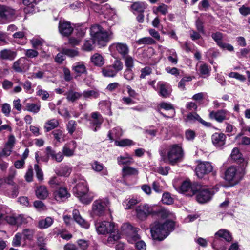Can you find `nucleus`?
Returning a JSON list of instances; mask_svg holds the SVG:
<instances>
[{
  "mask_svg": "<svg viewBox=\"0 0 250 250\" xmlns=\"http://www.w3.org/2000/svg\"><path fill=\"white\" fill-rule=\"evenodd\" d=\"M128 162L126 161V176H137L139 174L137 168L127 166Z\"/></svg>",
  "mask_w": 250,
  "mask_h": 250,
  "instance_id": "nucleus-50",
  "label": "nucleus"
},
{
  "mask_svg": "<svg viewBox=\"0 0 250 250\" xmlns=\"http://www.w3.org/2000/svg\"><path fill=\"white\" fill-rule=\"evenodd\" d=\"M73 217L75 221L82 227L87 229L90 226L89 223L86 221L80 215V212L77 209H74L73 211Z\"/></svg>",
  "mask_w": 250,
  "mask_h": 250,
  "instance_id": "nucleus-24",
  "label": "nucleus"
},
{
  "mask_svg": "<svg viewBox=\"0 0 250 250\" xmlns=\"http://www.w3.org/2000/svg\"><path fill=\"white\" fill-rule=\"evenodd\" d=\"M227 135L222 132H215L211 135V141L213 146L217 148L223 149L226 145Z\"/></svg>",
  "mask_w": 250,
  "mask_h": 250,
  "instance_id": "nucleus-14",
  "label": "nucleus"
},
{
  "mask_svg": "<svg viewBox=\"0 0 250 250\" xmlns=\"http://www.w3.org/2000/svg\"><path fill=\"white\" fill-rule=\"evenodd\" d=\"M58 28L60 34L67 37L70 36L74 30L71 23L65 21H59Z\"/></svg>",
  "mask_w": 250,
  "mask_h": 250,
  "instance_id": "nucleus-18",
  "label": "nucleus"
},
{
  "mask_svg": "<svg viewBox=\"0 0 250 250\" xmlns=\"http://www.w3.org/2000/svg\"><path fill=\"white\" fill-rule=\"evenodd\" d=\"M64 95L66 96L68 101L73 103L80 99L82 96V93L73 91L72 90H69Z\"/></svg>",
  "mask_w": 250,
  "mask_h": 250,
  "instance_id": "nucleus-33",
  "label": "nucleus"
},
{
  "mask_svg": "<svg viewBox=\"0 0 250 250\" xmlns=\"http://www.w3.org/2000/svg\"><path fill=\"white\" fill-rule=\"evenodd\" d=\"M152 71V68L149 66H146L141 70V74L140 76V78L144 79L147 75H149Z\"/></svg>",
  "mask_w": 250,
  "mask_h": 250,
  "instance_id": "nucleus-62",
  "label": "nucleus"
},
{
  "mask_svg": "<svg viewBox=\"0 0 250 250\" xmlns=\"http://www.w3.org/2000/svg\"><path fill=\"white\" fill-rule=\"evenodd\" d=\"M136 42L138 45H152L156 44V42L151 37H146L137 40Z\"/></svg>",
  "mask_w": 250,
  "mask_h": 250,
  "instance_id": "nucleus-40",
  "label": "nucleus"
},
{
  "mask_svg": "<svg viewBox=\"0 0 250 250\" xmlns=\"http://www.w3.org/2000/svg\"><path fill=\"white\" fill-rule=\"evenodd\" d=\"M184 157V151L178 144H174L170 146L167 153L168 163L172 166L181 161Z\"/></svg>",
  "mask_w": 250,
  "mask_h": 250,
  "instance_id": "nucleus-8",
  "label": "nucleus"
},
{
  "mask_svg": "<svg viewBox=\"0 0 250 250\" xmlns=\"http://www.w3.org/2000/svg\"><path fill=\"white\" fill-rule=\"evenodd\" d=\"M213 170V166L209 162L200 161L198 164L195 172L197 176L202 178L204 175L211 172Z\"/></svg>",
  "mask_w": 250,
  "mask_h": 250,
  "instance_id": "nucleus-13",
  "label": "nucleus"
},
{
  "mask_svg": "<svg viewBox=\"0 0 250 250\" xmlns=\"http://www.w3.org/2000/svg\"><path fill=\"white\" fill-rule=\"evenodd\" d=\"M72 171V169L68 166L62 167L58 171V175L61 176H68Z\"/></svg>",
  "mask_w": 250,
  "mask_h": 250,
  "instance_id": "nucleus-46",
  "label": "nucleus"
},
{
  "mask_svg": "<svg viewBox=\"0 0 250 250\" xmlns=\"http://www.w3.org/2000/svg\"><path fill=\"white\" fill-rule=\"evenodd\" d=\"M178 188H204L201 185L197 182H191L189 179L187 178L183 181L181 185Z\"/></svg>",
  "mask_w": 250,
  "mask_h": 250,
  "instance_id": "nucleus-36",
  "label": "nucleus"
},
{
  "mask_svg": "<svg viewBox=\"0 0 250 250\" xmlns=\"http://www.w3.org/2000/svg\"><path fill=\"white\" fill-rule=\"evenodd\" d=\"M147 7V4L145 2H135L131 6V9L134 14L144 13Z\"/></svg>",
  "mask_w": 250,
  "mask_h": 250,
  "instance_id": "nucleus-27",
  "label": "nucleus"
},
{
  "mask_svg": "<svg viewBox=\"0 0 250 250\" xmlns=\"http://www.w3.org/2000/svg\"><path fill=\"white\" fill-rule=\"evenodd\" d=\"M102 75L105 77H114L116 76L117 72L111 65H107L102 68Z\"/></svg>",
  "mask_w": 250,
  "mask_h": 250,
  "instance_id": "nucleus-31",
  "label": "nucleus"
},
{
  "mask_svg": "<svg viewBox=\"0 0 250 250\" xmlns=\"http://www.w3.org/2000/svg\"><path fill=\"white\" fill-rule=\"evenodd\" d=\"M201 117L197 112H190L188 113L185 118V121L186 122H190L191 123H194L196 121L199 122Z\"/></svg>",
  "mask_w": 250,
  "mask_h": 250,
  "instance_id": "nucleus-39",
  "label": "nucleus"
},
{
  "mask_svg": "<svg viewBox=\"0 0 250 250\" xmlns=\"http://www.w3.org/2000/svg\"><path fill=\"white\" fill-rule=\"evenodd\" d=\"M211 67L207 63H204L200 65L199 71L200 74L203 78L209 76L210 74Z\"/></svg>",
  "mask_w": 250,
  "mask_h": 250,
  "instance_id": "nucleus-38",
  "label": "nucleus"
},
{
  "mask_svg": "<svg viewBox=\"0 0 250 250\" xmlns=\"http://www.w3.org/2000/svg\"><path fill=\"white\" fill-rule=\"evenodd\" d=\"M158 108L160 109H164L165 110H174V108L173 107L172 104L170 103H168L166 102H162L158 105Z\"/></svg>",
  "mask_w": 250,
  "mask_h": 250,
  "instance_id": "nucleus-64",
  "label": "nucleus"
},
{
  "mask_svg": "<svg viewBox=\"0 0 250 250\" xmlns=\"http://www.w3.org/2000/svg\"><path fill=\"white\" fill-rule=\"evenodd\" d=\"M116 60L114 61V63L112 65H111L112 66V68L116 71L117 73L120 70L123 69V65L122 62L118 60V56H117L116 58H114Z\"/></svg>",
  "mask_w": 250,
  "mask_h": 250,
  "instance_id": "nucleus-52",
  "label": "nucleus"
},
{
  "mask_svg": "<svg viewBox=\"0 0 250 250\" xmlns=\"http://www.w3.org/2000/svg\"><path fill=\"white\" fill-rule=\"evenodd\" d=\"M36 195L38 198L44 199L48 195V191L46 188H37L36 190Z\"/></svg>",
  "mask_w": 250,
  "mask_h": 250,
  "instance_id": "nucleus-44",
  "label": "nucleus"
},
{
  "mask_svg": "<svg viewBox=\"0 0 250 250\" xmlns=\"http://www.w3.org/2000/svg\"><path fill=\"white\" fill-rule=\"evenodd\" d=\"M27 61L26 57L20 58L13 63L12 69L17 73L24 72L27 66Z\"/></svg>",
  "mask_w": 250,
  "mask_h": 250,
  "instance_id": "nucleus-20",
  "label": "nucleus"
},
{
  "mask_svg": "<svg viewBox=\"0 0 250 250\" xmlns=\"http://www.w3.org/2000/svg\"><path fill=\"white\" fill-rule=\"evenodd\" d=\"M15 15V10L8 7L0 5V18L3 19L12 18Z\"/></svg>",
  "mask_w": 250,
  "mask_h": 250,
  "instance_id": "nucleus-22",
  "label": "nucleus"
},
{
  "mask_svg": "<svg viewBox=\"0 0 250 250\" xmlns=\"http://www.w3.org/2000/svg\"><path fill=\"white\" fill-rule=\"evenodd\" d=\"M227 111L224 109H220L216 111H211L209 114V117L212 120H215L218 123H222L224 121L228 119L227 117Z\"/></svg>",
  "mask_w": 250,
  "mask_h": 250,
  "instance_id": "nucleus-19",
  "label": "nucleus"
},
{
  "mask_svg": "<svg viewBox=\"0 0 250 250\" xmlns=\"http://www.w3.org/2000/svg\"><path fill=\"white\" fill-rule=\"evenodd\" d=\"M92 169L97 172H101L103 170L104 166L102 163H100L97 161H94L92 165Z\"/></svg>",
  "mask_w": 250,
  "mask_h": 250,
  "instance_id": "nucleus-59",
  "label": "nucleus"
},
{
  "mask_svg": "<svg viewBox=\"0 0 250 250\" xmlns=\"http://www.w3.org/2000/svg\"><path fill=\"white\" fill-rule=\"evenodd\" d=\"M117 161L119 165H123V166L122 167V177L121 179H119L118 178L116 179V182L117 183H124L125 182V157L124 156H120L117 158Z\"/></svg>",
  "mask_w": 250,
  "mask_h": 250,
  "instance_id": "nucleus-34",
  "label": "nucleus"
},
{
  "mask_svg": "<svg viewBox=\"0 0 250 250\" xmlns=\"http://www.w3.org/2000/svg\"><path fill=\"white\" fill-rule=\"evenodd\" d=\"M82 95L85 98L93 97L94 98H97L99 96V94L98 92L94 90H88L84 91L82 93Z\"/></svg>",
  "mask_w": 250,
  "mask_h": 250,
  "instance_id": "nucleus-56",
  "label": "nucleus"
},
{
  "mask_svg": "<svg viewBox=\"0 0 250 250\" xmlns=\"http://www.w3.org/2000/svg\"><path fill=\"white\" fill-rule=\"evenodd\" d=\"M77 244L81 250H97L95 247H93L91 250L92 247L89 246L88 242L83 239L78 240Z\"/></svg>",
  "mask_w": 250,
  "mask_h": 250,
  "instance_id": "nucleus-41",
  "label": "nucleus"
},
{
  "mask_svg": "<svg viewBox=\"0 0 250 250\" xmlns=\"http://www.w3.org/2000/svg\"><path fill=\"white\" fill-rule=\"evenodd\" d=\"M35 231L32 229H25L22 231V234L24 239L28 240H32L34 236Z\"/></svg>",
  "mask_w": 250,
  "mask_h": 250,
  "instance_id": "nucleus-51",
  "label": "nucleus"
},
{
  "mask_svg": "<svg viewBox=\"0 0 250 250\" xmlns=\"http://www.w3.org/2000/svg\"><path fill=\"white\" fill-rule=\"evenodd\" d=\"M109 203L107 198L99 199L94 201L92 205L91 215L93 217L104 216L108 207Z\"/></svg>",
  "mask_w": 250,
  "mask_h": 250,
  "instance_id": "nucleus-9",
  "label": "nucleus"
},
{
  "mask_svg": "<svg viewBox=\"0 0 250 250\" xmlns=\"http://www.w3.org/2000/svg\"><path fill=\"white\" fill-rule=\"evenodd\" d=\"M12 37L14 39V42L17 44L24 45L27 42L25 33L23 31L16 32L12 35Z\"/></svg>",
  "mask_w": 250,
  "mask_h": 250,
  "instance_id": "nucleus-26",
  "label": "nucleus"
},
{
  "mask_svg": "<svg viewBox=\"0 0 250 250\" xmlns=\"http://www.w3.org/2000/svg\"><path fill=\"white\" fill-rule=\"evenodd\" d=\"M117 129L114 128L108 131L107 137L110 142L115 141L116 139H119L120 136L117 135Z\"/></svg>",
  "mask_w": 250,
  "mask_h": 250,
  "instance_id": "nucleus-55",
  "label": "nucleus"
},
{
  "mask_svg": "<svg viewBox=\"0 0 250 250\" xmlns=\"http://www.w3.org/2000/svg\"><path fill=\"white\" fill-rule=\"evenodd\" d=\"M4 219L11 225H16V217L7 216H5L3 214L0 213V224L2 223Z\"/></svg>",
  "mask_w": 250,
  "mask_h": 250,
  "instance_id": "nucleus-43",
  "label": "nucleus"
},
{
  "mask_svg": "<svg viewBox=\"0 0 250 250\" xmlns=\"http://www.w3.org/2000/svg\"><path fill=\"white\" fill-rule=\"evenodd\" d=\"M196 136L195 132L191 129H188L185 131V137L188 141H193Z\"/></svg>",
  "mask_w": 250,
  "mask_h": 250,
  "instance_id": "nucleus-58",
  "label": "nucleus"
},
{
  "mask_svg": "<svg viewBox=\"0 0 250 250\" xmlns=\"http://www.w3.org/2000/svg\"><path fill=\"white\" fill-rule=\"evenodd\" d=\"M162 201L164 204L170 205L173 202V199L169 193L166 192L163 194Z\"/></svg>",
  "mask_w": 250,
  "mask_h": 250,
  "instance_id": "nucleus-57",
  "label": "nucleus"
},
{
  "mask_svg": "<svg viewBox=\"0 0 250 250\" xmlns=\"http://www.w3.org/2000/svg\"><path fill=\"white\" fill-rule=\"evenodd\" d=\"M177 191L181 194L187 196H192L197 194L196 200L200 203H205L209 201L213 193L209 190V188L203 189L199 191L195 190L194 188H176Z\"/></svg>",
  "mask_w": 250,
  "mask_h": 250,
  "instance_id": "nucleus-5",
  "label": "nucleus"
},
{
  "mask_svg": "<svg viewBox=\"0 0 250 250\" xmlns=\"http://www.w3.org/2000/svg\"><path fill=\"white\" fill-rule=\"evenodd\" d=\"M17 55L16 51L8 49H4L0 52V59L3 60L12 61L15 59Z\"/></svg>",
  "mask_w": 250,
  "mask_h": 250,
  "instance_id": "nucleus-25",
  "label": "nucleus"
},
{
  "mask_svg": "<svg viewBox=\"0 0 250 250\" xmlns=\"http://www.w3.org/2000/svg\"><path fill=\"white\" fill-rule=\"evenodd\" d=\"M62 53L69 57H74L78 56L79 52L73 49L62 48Z\"/></svg>",
  "mask_w": 250,
  "mask_h": 250,
  "instance_id": "nucleus-47",
  "label": "nucleus"
},
{
  "mask_svg": "<svg viewBox=\"0 0 250 250\" xmlns=\"http://www.w3.org/2000/svg\"><path fill=\"white\" fill-rule=\"evenodd\" d=\"M70 196L67 188H57L54 192L55 199L58 201H63Z\"/></svg>",
  "mask_w": 250,
  "mask_h": 250,
  "instance_id": "nucleus-23",
  "label": "nucleus"
},
{
  "mask_svg": "<svg viewBox=\"0 0 250 250\" xmlns=\"http://www.w3.org/2000/svg\"><path fill=\"white\" fill-rule=\"evenodd\" d=\"M15 142L16 139L14 135H10L8 136L7 142L5 144V147H8L10 149H13Z\"/></svg>",
  "mask_w": 250,
  "mask_h": 250,
  "instance_id": "nucleus-61",
  "label": "nucleus"
},
{
  "mask_svg": "<svg viewBox=\"0 0 250 250\" xmlns=\"http://www.w3.org/2000/svg\"><path fill=\"white\" fill-rule=\"evenodd\" d=\"M45 155L39 156L38 152L35 153V157L37 163H39L40 161L47 163L49 161L50 157L52 159H54L55 151L53 150L51 146L46 147L45 150Z\"/></svg>",
  "mask_w": 250,
  "mask_h": 250,
  "instance_id": "nucleus-16",
  "label": "nucleus"
},
{
  "mask_svg": "<svg viewBox=\"0 0 250 250\" xmlns=\"http://www.w3.org/2000/svg\"><path fill=\"white\" fill-rule=\"evenodd\" d=\"M174 221H166L161 223L156 221L151 225L150 231L153 239L162 241L174 229Z\"/></svg>",
  "mask_w": 250,
  "mask_h": 250,
  "instance_id": "nucleus-2",
  "label": "nucleus"
},
{
  "mask_svg": "<svg viewBox=\"0 0 250 250\" xmlns=\"http://www.w3.org/2000/svg\"><path fill=\"white\" fill-rule=\"evenodd\" d=\"M74 195L84 204H89L95 196V194L89 188H73Z\"/></svg>",
  "mask_w": 250,
  "mask_h": 250,
  "instance_id": "nucleus-10",
  "label": "nucleus"
},
{
  "mask_svg": "<svg viewBox=\"0 0 250 250\" xmlns=\"http://www.w3.org/2000/svg\"><path fill=\"white\" fill-rule=\"evenodd\" d=\"M229 77L230 78H235L241 82H244L246 80L245 76L241 75L238 72H231L229 74Z\"/></svg>",
  "mask_w": 250,
  "mask_h": 250,
  "instance_id": "nucleus-63",
  "label": "nucleus"
},
{
  "mask_svg": "<svg viewBox=\"0 0 250 250\" xmlns=\"http://www.w3.org/2000/svg\"><path fill=\"white\" fill-rule=\"evenodd\" d=\"M33 206L38 211H42L46 209L44 203L41 201H35L33 203Z\"/></svg>",
  "mask_w": 250,
  "mask_h": 250,
  "instance_id": "nucleus-53",
  "label": "nucleus"
},
{
  "mask_svg": "<svg viewBox=\"0 0 250 250\" xmlns=\"http://www.w3.org/2000/svg\"><path fill=\"white\" fill-rule=\"evenodd\" d=\"M73 70L76 73L78 74L79 76L81 75L82 74L86 73V68L83 63L82 62H79L75 63L73 66Z\"/></svg>",
  "mask_w": 250,
  "mask_h": 250,
  "instance_id": "nucleus-35",
  "label": "nucleus"
},
{
  "mask_svg": "<svg viewBox=\"0 0 250 250\" xmlns=\"http://www.w3.org/2000/svg\"><path fill=\"white\" fill-rule=\"evenodd\" d=\"M26 107L27 111L34 113L38 112L40 109V105L34 103H27Z\"/></svg>",
  "mask_w": 250,
  "mask_h": 250,
  "instance_id": "nucleus-49",
  "label": "nucleus"
},
{
  "mask_svg": "<svg viewBox=\"0 0 250 250\" xmlns=\"http://www.w3.org/2000/svg\"><path fill=\"white\" fill-rule=\"evenodd\" d=\"M39 163L34 165V169L36 171V175L39 181H42L43 178V174L42 169L40 167Z\"/></svg>",
  "mask_w": 250,
  "mask_h": 250,
  "instance_id": "nucleus-60",
  "label": "nucleus"
},
{
  "mask_svg": "<svg viewBox=\"0 0 250 250\" xmlns=\"http://www.w3.org/2000/svg\"><path fill=\"white\" fill-rule=\"evenodd\" d=\"M97 233L99 234H109L107 241L109 243H113L122 238V232L119 229L117 224L113 222L103 221L95 224Z\"/></svg>",
  "mask_w": 250,
  "mask_h": 250,
  "instance_id": "nucleus-1",
  "label": "nucleus"
},
{
  "mask_svg": "<svg viewBox=\"0 0 250 250\" xmlns=\"http://www.w3.org/2000/svg\"><path fill=\"white\" fill-rule=\"evenodd\" d=\"M93 44H96L93 42V39L91 40H85L83 46V49L85 51H91L94 49Z\"/></svg>",
  "mask_w": 250,
  "mask_h": 250,
  "instance_id": "nucleus-48",
  "label": "nucleus"
},
{
  "mask_svg": "<svg viewBox=\"0 0 250 250\" xmlns=\"http://www.w3.org/2000/svg\"><path fill=\"white\" fill-rule=\"evenodd\" d=\"M157 85L159 87V91L158 92L159 96L165 98L169 97L170 94L168 90L169 86L168 84L159 82Z\"/></svg>",
  "mask_w": 250,
  "mask_h": 250,
  "instance_id": "nucleus-28",
  "label": "nucleus"
},
{
  "mask_svg": "<svg viewBox=\"0 0 250 250\" xmlns=\"http://www.w3.org/2000/svg\"><path fill=\"white\" fill-rule=\"evenodd\" d=\"M211 37L213 39V40L215 42L217 45L219 46L222 45V39H223V34L220 32H216L215 33H213L211 35Z\"/></svg>",
  "mask_w": 250,
  "mask_h": 250,
  "instance_id": "nucleus-45",
  "label": "nucleus"
},
{
  "mask_svg": "<svg viewBox=\"0 0 250 250\" xmlns=\"http://www.w3.org/2000/svg\"><path fill=\"white\" fill-rule=\"evenodd\" d=\"M156 211V205L147 203L141 204L135 209L136 217L141 221L146 220L149 216H154Z\"/></svg>",
  "mask_w": 250,
  "mask_h": 250,
  "instance_id": "nucleus-7",
  "label": "nucleus"
},
{
  "mask_svg": "<svg viewBox=\"0 0 250 250\" xmlns=\"http://www.w3.org/2000/svg\"><path fill=\"white\" fill-rule=\"evenodd\" d=\"M54 219L51 217L40 220L38 222V227L41 229H45L50 227L53 223Z\"/></svg>",
  "mask_w": 250,
  "mask_h": 250,
  "instance_id": "nucleus-30",
  "label": "nucleus"
},
{
  "mask_svg": "<svg viewBox=\"0 0 250 250\" xmlns=\"http://www.w3.org/2000/svg\"><path fill=\"white\" fill-rule=\"evenodd\" d=\"M91 61L95 66L101 67L104 63L103 57L98 53H95L91 57Z\"/></svg>",
  "mask_w": 250,
  "mask_h": 250,
  "instance_id": "nucleus-32",
  "label": "nucleus"
},
{
  "mask_svg": "<svg viewBox=\"0 0 250 250\" xmlns=\"http://www.w3.org/2000/svg\"><path fill=\"white\" fill-rule=\"evenodd\" d=\"M230 157L238 166L239 168H241L242 170H245L247 166L248 162L243 158V154L240 152L238 147H234L231 153Z\"/></svg>",
  "mask_w": 250,
  "mask_h": 250,
  "instance_id": "nucleus-12",
  "label": "nucleus"
},
{
  "mask_svg": "<svg viewBox=\"0 0 250 250\" xmlns=\"http://www.w3.org/2000/svg\"><path fill=\"white\" fill-rule=\"evenodd\" d=\"M109 50L112 56L116 58L120 54L123 59H125V44L121 43H115L111 44Z\"/></svg>",
  "mask_w": 250,
  "mask_h": 250,
  "instance_id": "nucleus-17",
  "label": "nucleus"
},
{
  "mask_svg": "<svg viewBox=\"0 0 250 250\" xmlns=\"http://www.w3.org/2000/svg\"><path fill=\"white\" fill-rule=\"evenodd\" d=\"M245 174V170L241 168L238 170L236 167L230 166L225 172V179L227 181L230 186L237 185L242 179Z\"/></svg>",
  "mask_w": 250,
  "mask_h": 250,
  "instance_id": "nucleus-6",
  "label": "nucleus"
},
{
  "mask_svg": "<svg viewBox=\"0 0 250 250\" xmlns=\"http://www.w3.org/2000/svg\"><path fill=\"white\" fill-rule=\"evenodd\" d=\"M216 237L221 238L226 241L230 242L232 240V236L230 233L227 229H221L215 234Z\"/></svg>",
  "mask_w": 250,
  "mask_h": 250,
  "instance_id": "nucleus-29",
  "label": "nucleus"
},
{
  "mask_svg": "<svg viewBox=\"0 0 250 250\" xmlns=\"http://www.w3.org/2000/svg\"><path fill=\"white\" fill-rule=\"evenodd\" d=\"M89 122L90 128L94 132L99 130L104 122L102 115L99 112H93L90 114V116L88 119Z\"/></svg>",
  "mask_w": 250,
  "mask_h": 250,
  "instance_id": "nucleus-11",
  "label": "nucleus"
},
{
  "mask_svg": "<svg viewBox=\"0 0 250 250\" xmlns=\"http://www.w3.org/2000/svg\"><path fill=\"white\" fill-rule=\"evenodd\" d=\"M128 52V48L126 45V73L134 66L133 59L130 56L127 55Z\"/></svg>",
  "mask_w": 250,
  "mask_h": 250,
  "instance_id": "nucleus-42",
  "label": "nucleus"
},
{
  "mask_svg": "<svg viewBox=\"0 0 250 250\" xmlns=\"http://www.w3.org/2000/svg\"><path fill=\"white\" fill-rule=\"evenodd\" d=\"M195 25L197 31L199 33L203 35L205 34L206 32L204 28V22L201 20L200 19H197L196 21Z\"/></svg>",
  "mask_w": 250,
  "mask_h": 250,
  "instance_id": "nucleus-54",
  "label": "nucleus"
},
{
  "mask_svg": "<svg viewBox=\"0 0 250 250\" xmlns=\"http://www.w3.org/2000/svg\"><path fill=\"white\" fill-rule=\"evenodd\" d=\"M139 230L138 228L126 223V239L130 243H135L138 250H146V244L144 241L140 240V236L138 233Z\"/></svg>",
  "mask_w": 250,
  "mask_h": 250,
  "instance_id": "nucleus-4",
  "label": "nucleus"
},
{
  "mask_svg": "<svg viewBox=\"0 0 250 250\" xmlns=\"http://www.w3.org/2000/svg\"><path fill=\"white\" fill-rule=\"evenodd\" d=\"M90 35L99 48L106 46L111 38V34L99 24L91 26Z\"/></svg>",
  "mask_w": 250,
  "mask_h": 250,
  "instance_id": "nucleus-3",
  "label": "nucleus"
},
{
  "mask_svg": "<svg viewBox=\"0 0 250 250\" xmlns=\"http://www.w3.org/2000/svg\"><path fill=\"white\" fill-rule=\"evenodd\" d=\"M156 208L157 211L155 213L154 216L161 217L162 219L167 218V220L166 221H173L175 217L173 212L157 205H156Z\"/></svg>",
  "mask_w": 250,
  "mask_h": 250,
  "instance_id": "nucleus-15",
  "label": "nucleus"
},
{
  "mask_svg": "<svg viewBox=\"0 0 250 250\" xmlns=\"http://www.w3.org/2000/svg\"><path fill=\"white\" fill-rule=\"evenodd\" d=\"M58 125V121L55 119H53L48 120L46 122H45L44 128L45 129V132H48L55 128Z\"/></svg>",
  "mask_w": 250,
  "mask_h": 250,
  "instance_id": "nucleus-37",
  "label": "nucleus"
},
{
  "mask_svg": "<svg viewBox=\"0 0 250 250\" xmlns=\"http://www.w3.org/2000/svg\"><path fill=\"white\" fill-rule=\"evenodd\" d=\"M77 144L75 141L72 140L66 143L62 148V153L66 157H71L74 155Z\"/></svg>",
  "mask_w": 250,
  "mask_h": 250,
  "instance_id": "nucleus-21",
  "label": "nucleus"
}]
</instances>
